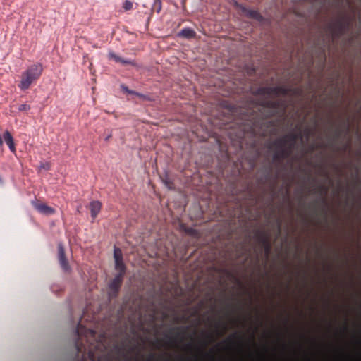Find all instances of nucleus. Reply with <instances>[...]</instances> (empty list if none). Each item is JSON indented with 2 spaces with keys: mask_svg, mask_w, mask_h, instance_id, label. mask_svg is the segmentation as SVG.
Wrapping results in <instances>:
<instances>
[{
  "mask_svg": "<svg viewBox=\"0 0 361 361\" xmlns=\"http://www.w3.org/2000/svg\"><path fill=\"white\" fill-rule=\"evenodd\" d=\"M121 283V274L120 273L114 280L111 282L109 287L111 292L109 293V295H114L118 290Z\"/></svg>",
  "mask_w": 361,
  "mask_h": 361,
  "instance_id": "7",
  "label": "nucleus"
},
{
  "mask_svg": "<svg viewBox=\"0 0 361 361\" xmlns=\"http://www.w3.org/2000/svg\"><path fill=\"white\" fill-rule=\"evenodd\" d=\"M161 0H154L153 9H156V11L157 13H159V11H161Z\"/></svg>",
  "mask_w": 361,
  "mask_h": 361,
  "instance_id": "13",
  "label": "nucleus"
},
{
  "mask_svg": "<svg viewBox=\"0 0 361 361\" xmlns=\"http://www.w3.org/2000/svg\"><path fill=\"white\" fill-rule=\"evenodd\" d=\"M164 182L167 188H169V189L172 188L171 183L170 182H169L167 180H164Z\"/></svg>",
  "mask_w": 361,
  "mask_h": 361,
  "instance_id": "18",
  "label": "nucleus"
},
{
  "mask_svg": "<svg viewBox=\"0 0 361 361\" xmlns=\"http://www.w3.org/2000/svg\"><path fill=\"white\" fill-rule=\"evenodd\" d=\"M112 135L111 133H109L106 137H105V141H108L111 137Z\"/></svg>",
  "mask_w": 361,
  "mask_h": 361,
  "instance_id": "20",
  "label": "nucleus"
},
{
  "mask_svg": "<svg viewBox=\"0 0 361 361\" xmlns=\"http://www.w3.org/2000/svg\"><path fill=\"white\" fill-rule=\"evenodd\" d=\"M244 11L245 12L246 15L252 18H255L257 20L261 19L262 16L259 14V13L255 10H245L244 9Z\"/></svg>",
  "mask_w": 361,
  "mask_h": 361,
  "instance_id": "11",
  "label": "nucleus"
},
{
  "mask_svg": "<svg viewBox=\"0 0 361 361\" xmlns=\"http://www.w3.org/2000/svg\"><path fill=\"white\" fill-rule=\"evenodd\" d=\"M39 168L48 171L50 169V164L48 162L42 163L39 166Z\"/></svg>",
  "mask_w": 361,
  "mask_h": 361,
  "instance_id": "17",
  "label": "nucleus"
},
{
  "mask_svg": "<svg viewBox=\"0 0 361 361\" xmlns=\"http://www.w3.org/2000/svg\"><path fill=\"white\" fill-rule=\"evenodd\" d=\"M109 58H111V59H114L116 62H119L120 59H121V57H120V56H118L116 55V54H115L114 53H113V52H110V53L109 54Z\"/></svg>",
  "mask_w": 361,
  "mask_h": 361,
  "instance_id": "16",
  "label": "nucleus"
},
{
  "mask_svg": "<svg viewBox=\"0 0 361 361\" xmlns=\"http://www.w3.org/2000/svg\"><path fill=\"white\" fill-rule=\"evenodd\" d=\"M296 137L293 135H287L280 137L275 142L277 147L282 148L274 154V158H285L291 151L295 144Z\"/></svg>",
  "mask_w": 361,
  "mask_h": 361,
  "instance_id": "2",
  "label": "nucleus"
},
{
  "mask_svg": "<svg viewBox=\"0 0 361 361\" xmlns=\"http://www.w3.org/2000/svg\"><path fill=\"white\" fill-rule=\"evenodd\" d=\"M3 137H4V140L5 142L8 146V148L11 150V152H16L15 143H14L13 136L11 135L10 132L8 130H6L3 135Z\"/></svg>",
  "mask_w": 361,
  "mask_h": 361,
  "instance_id": "8",
  "label": "nucleus"
},
{
  "mask_svg": "<svg viewBox=\"0 0 361 361\" xmlns=\"http://www.w3.org/2000/svg\"><path fill=\"white\" fill-rule=\"evenodd\" d=\"M118 63H121L122 64H132L134 65V62L130 59H124L121 58Z\"/></svg>",
  "mask_w": 361,
  "mask_h": 361,
  "instance_id": "14",
  "label": "nucleus"
},
{
  "mask_svg": "<svg viewBox=\"0 0 361 361\" xmlns=\"http://www.w3.org/2000/svg\"><path fill=\"white\" fill-rule=\"evenodd\" d=\"M58 259L63 269L68 268V262L66 257L63 245L61 243L58 244Z\"/></svg>",
  "mask_w": 361,
  "mask_h": 361,
  "instance_id": "6",
  "label": "nucleus"
},
{
  "mask_svg": "<svg viewBox=\"0 0 361 361\" xmlns=\"http://www.w3.org/2000/svg\"><path fill=\"white\" fill-rule=\"evenodd\" d=\"M30 105H27V104H21L18 107V110L20 111H27V110H30Z\"/></svg>",
  "mask_w": 361,
  "mask_h": 361,
  "instance_id": "15",
  "label": "nucleus"
},
{
  "mask_svg": "<svg viewBox=\"0 0 361 361\" xmlns=\"http://www.w3.org/2000/svg\"><path fill=\"white\" fill-rule=\"evenodd\" d=\"M133 4L130 0H126L123 4V8L125 11H130L133 9Z\"/></svg>",
  "mask_w": 361,
  "mask_h": 361,
  "instance_id": "12",
  "label": "nucleus"
},
{
  "mask_svg": "<svg viewBox=\"0 0 361 361\" xmlns=\"http://www.w3.org/2000/svg\"><path fill=\"white\" fill-rule=\"evenodd\" d=\"M114 259L115 268L117 271H125L126 266L123 261L122 250L114 246Z\"/></svg>",
  "mask_w": 361,
  "mask_h": 361,
  "instance_id": "4",
  "label": "nucleus"
},
{
  "mask_svg": "<svg viewBox=\"0 0 361 361\" xmlns=\"http://www.w3.org/2000/svg\"><path fill=\"white\" fill-rule=\"evenodd\" d=\"M90 207L91 216L93 219H94L97 217V214L100 212L102 204L99 201L95 200L90 202Z\"/></svg>",
  "mask_w": 361,
  "mask_h": 361,
  "instance_id": "9",
  "label": "nucleus"
},
{
  "mask_svg": "<svg viewBox=\"0 0 361 361\" xmlns=\"http://www.w3.org/2000/svg\"><path fill=\"white\" fill-rule=\"evenodd\" d=\"M32 204L34 208L41 214L50 215L55 213V209L54 208L47 205L46 204L39 203L37 200L32 201Z\"/></svg>",
  "mask_w": 361,
  "mask_h": 361,
  "instance_id": "5",
  "label": "nucleus"
},
{
  "mask_svg": "<svg viewBox=\"0 0 361 361\" xmlns=\"http://www.w3.org/2000/svg\"><path fill=\"white\" fill-rule=\"evenodd\" d=\"M220 271H223L224 270H223V269H221Z\"/></svg>",
  "mask_w": 361,
  "mask_h": 361,
  "instance_id": "21",
  "label": "nucleus"
},
{
  "mask_svg": "<svg viewBox=\"0 0 361 361\" xmlns=\"http://www.w3.org/2000/svg\"><path fill=\"white\" fill-rule=\"evenodd\" d=\"M156 257H163V255L161 253V251H159L155 253Z\"/></svg>",
  "mask_w": 361,
  "mask_h": 361,
  "instance_id": "19",
  "label": "nucleus"
},
{
  "mask_svg": "<svg viewBox=\"0 0 361 361\" xmlns=\"http://www.w3.org/2000/svg\"><path fill=\"white\" fill-rule=\"evenodd\" d=\"M254 238L261 249L262 253L267 258L271 250L270 234L264 230H258L255 232Z\"/></svg>",
  "mask_w": 361,
  "mask_h": 361,
  "instance_id": "3",
  "label": "nucleus"
},
{
  "mask_svg": "<svg viewBox=\"0 0 361 361\" xmlns=\"http://www.w3.org/2000/svg\"><path fill=\"white\" fill-rule=\"evenodd\" d=\"M178 35L185 37V38H188V39H190V38H192L195 36V32L193 30L188 28V27L183 28L180 31Z\"/></svg>",
  "mask_w": 361,
  "mask_h": 361,
  "instance_id": "10",
  "label": "nucleus"
},
{
  "mask_svg": "<svg viewBox=\"0 0 361 361\" xmlns=\"http://www.w3.org/2000/svg\"><path fill=\"white\" fill-rule=\"evenodd\" d=\"M43 67L41 63H36L29 67L22 74V78L18 87L21 90H27L35 81L41 76Z\"/></svg>",
  "mask_w": 361,
  "mask_h": 361,
  "instance_id": "1",
  "label": "nucleus"
}]
</instances>
